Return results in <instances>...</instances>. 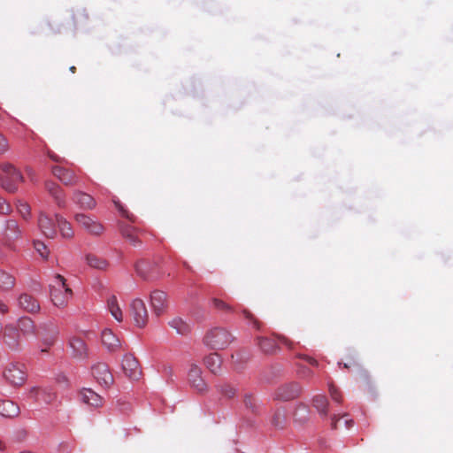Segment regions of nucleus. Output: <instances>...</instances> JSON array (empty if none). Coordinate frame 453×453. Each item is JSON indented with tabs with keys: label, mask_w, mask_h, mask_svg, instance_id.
<instances>
[{
	"label": "nucleus",
	"mask_w": 453,
	"mask_h": 453,
	"mask_svg": "<svg viewBox=\"0 0 453 453\" xmlns=\"http://www.w3.org/2000/svg\"><path fill=\"white\" fill-rule=\"evenodd\" d=\"M234 340L235 336L227 328L224 326H214L205 332L203 342L211 349L222 350L230 346Z\"/></svg>",
	"instance_id": "nucleus-1"
},
{
	"label": "nucleus",
	"mask_w": 453,
	"mask_h": 453,
	"mask_svg": "<svg viewBox=\"0 0 453 453\" xmlns=\"http://www.w3.org/2000/svg\"><path fill=\"white\" fill-rule=\"evenodd\" d=\"M73 296V291L65 284V279L60 275H55V285L50 289L51 301L57 307H64Z\"/></svg>",
	"instance_id": "nucleus-2"
},
{
	"label": "nucleus",
	"mask_w": 453,
	"mask_h": 453,
	"mask_svg": "<svg viewBox=\"0 0 453 453\" xmlns=\"http://www.w3.org/2000/svg\"><path fill=\"white\" fill-rule=\"evenodd\" d=\"M3 176H1L2 187L8 192L13 193L17 190V184L23 181L21 173L11 164L1 165Z\"/></svg>",
	"instance_id": "nucleus-3"
},
{
	"label": "nucleus",
	"mask_w": 453,
	"mask_h": 453,
	"mask_svg": "<svg viewBox=\"0 0 453 453\" xmlns=\"http://www.w3.org/2000/svg\"><path fill=\"white\" fill-rule=\"evenodd\" d=\"M74 220L81 228L90 235L100 236L105 231L104 226L96 218L89 215L76 213L74 215Z\"/></svg>",
	"instance_id": "nucleus-4"
},
{
	"label": "nucleus",
	"mask_w": 453,
	"mask_h": 453,
	"mask_svg": "<svg viewBox=\"0 0 453 453\" xmlns=\"http://www.w3.org/2000/svg\"><path fill=\"white\" fill-rule=\"evenodd\" d=\"M4 377L12 386H21L27 380V368L21 363H10L4 371Z\"/></svg>",
	"instance_id": "nucleus-5"
},
{
	"label": "nucleus",
	"mask_w": 453,
	"mask_h": 453,
	"mask_svg": "<svg viewBox=\"0 0 453 453\" xmlns=\"http://www.w3.org/2000/svg\"><path fill=\"white\" fill-rule=\"evenodd\" d=\"M129 315L134 325L139 327H144L149 319V314L144 302L140 298L134 299L129 305Z\"/></svg>",
	"instance_id": "nucleus-6"
},
{
	"label": "nucleus",
	"mask_w": 453,
	"mask_h": 453,
	"mask_svg": "<svg viewBox=\"0 0 453 453\" xmlns=\"http://www.w3.org/2000/svg\"><path fill=\"white\" fill-rule=\"evenodd\" d=\"M3 343L11 350H19L21 347L20 333L13 324H7L3 331Z\"/></svg>",
	"instance_id": "nucleus-7"
},
{
	"label": "nucleus",
	"mask_w": 453,
	"mask_h": 453,
	"mask_svg": "<svg viewBox=\"0 0 453 453\" xmlns=\"http://www.w3.org/2000/svg\"><path fill=\"white\" fill-rule=\"evenodd\" d=\"M91 373L96 382L104 388H109L114 381L109 367L104 363H98L92 366Z\"/></svg>",
	"instance_id": "nucleus-8"
},
{
	"label": "nucleus",
	"mask_w": 453,
	"mask_h": 453,
	"mask_svg": "<svg viewBox=\"0 0 453 453\" xmlns=\"http://www.w3.org/2000/svg\"><path fill=\"white\" fill-rule=\"evenodd\" d=\"M41 328H43L44 332L37 333V336L41 339L43 345V347L41 348V352L46 353L49 351V349L55 344L58 336V330L52 325H43Z\"/></svg>",
	"instance_id": "nucleus-9"
},
{
	"label": "nucleus",
	"mask_w": 453,
	"mask_h": 453,
	"mask_svg": "<svg viewBox=\"0 0 453 453\" xmlns=\"http://www.w3.org/2000/svg\"><path fill=\"white\" fill-rule=\"evenodd\" d=\"M122 370L130 380H138L142 370L138 360L131 354H127L122 359Z\"/></svg>",
	"instance_id": "nucleus-10"
},
{
	"label": "nucleus",
	"mask_w": 453,
	"mask_h": 453,
	"mask_svg": "<svg viewBox=\"0 0 453 453\" xmlns=\"http://www.w3.org/2000/svg\"><path fill=\"white\" fill-rule=\"evenodd\" d=\"M51 172L52 174L65 186H73L79 181L78 175L71 169L60 165H54L51 167Z\"/></svg>",
	"instance_id": "nucleus-11"
},
{
	"label": "nucleus",
	"mask_w": 453,
	"mask_h": 453,
	"mask_svg": "<svg viewBox=\"0 0 453 453\" xmlns=\"http://www.w3.org/2000/svg\"><path fill=\"white\" fill-rule=\"evenodd\" d=\"M167 295L161 290H154L150 294V305L157 317L161 316L167 309Z\"/></svg>",
	"instance_id": "nucleus-12"
},
{
	"label": "nucleus",
	"mask_w": 453,
	"mask_h": 453,
	"mask_svg": "<svg viewBox=\"0 0 453 453\" xmlns=\"http://www.w3.org/2000/svg\"><path fill=\"white\" fill-rule=\"evenodd\" d=\"M300 392V385L296 382H291L279 387L275 392L274 397L281 401H289L297 397Z\"/></svg>",
	"instance_id": "nucleus-13"
},
{
	"label": "nucleus",
	"mask_w": 453,
	"mask_h": 453,
	"mask_svg": "<svg viewBox=\"0 0 453 453\" xmlns=\"http://www.w3.org/2000/svg\"><path fill=\"white\" fill-rule=\"evenodd\" d=\"M119 229L122 237L125 238L131 245L137 247L142 244V241L139 238L142 231L139 228L129 224L119 222Z\"/></svg>",
	"instance_id": "nucleus-14"
},
{
	"label": "nucleus",
	"mask_w": 453,
	"mask_h": 453,
	"mask_svg": "<svg viewBox=\"0 0 453 453\" xmlns=\"http://www.w3.org/2000/svg\"><path fill=\"white\" fill-rule=\"evenodd\" d=\"M56 218L54 219L49 217L45 213H41L38 219V226L42 231V233L48 238H55L57 235L56 229Z\"/></svg>",
	"instance_id": "nucleus-15"
},
{
	"label": "nucleus",
	"mask_w": 453,
	"mask_h": 453,
	"mask_svg": "<svg viewBox=\"0 0 453 453\" xmlns=\"http://www.w3.org/2000/svg\"><path fill=\"white\" fill-rule=\"evenodd\" d=\"M188 376L189 383L195 390L202 393L207 389V385L202 378V371L197 365L190 366Z\"/></svg>",
	"instance_id": "nucleus-16"
},
{
	"label": "nucleus",
	"mask_w": 453,
	"mask_h": 453,
	"mask_svg": "<svg viewBox=\"0 0 453 453\" xmlns=\"http://www.w3.org/2000/svg\"><path fill=\"white\" fill-rule=\"evenodd\" d=\"M45 188L59 208H64L65 206L66 201L65 192L58 184L49 180L45 182Z\"/></svg>",
	"instance_id": "nucleus-17"
},
{
	"label": "nucleus",
	"mask_w": 453,
	"mask_h": 453,
	"mask_svg": "<svg viewBox=\"0 0 453 453\" xmlns=\"http://www.w3.org/2000/svg\"><path fill=\"white\" fill-rule=\"evenodd\" d=\"M72 199L82 210H93L96 206L95 198L81 191H74Z\"/></svg>",
	"instance_id": "nucleus-18"
},
{
	"label": "nucleus",
	"mask_w": 453,
	"mask_h": 453,
	"mask_svg": "<svg viewBox=\"0 0 453 453\" xmlns=\"http://www.w3.org/2000/svg\"><path fill=\"white\" fill-rule=\"evenodd\" d=\"M72 356L77 359H84L88 357V348L84 341L80 337H72L69 341Z\"/></svg>",
	"instance_id": "nucleus-19"
},
{
	"label": "nucleus",
	"mask_w": 453,
	"mask_h": 453,
	"mask_svg": "<svg viewBox=\"0 0 453 453\" xmlns=\"http://www.w3.org/2000/svg\"><path fill=\"white\" fill-rule=\"evenodd\" d=\"M19 307L27 312L35 313L40 311L38 301L28 294H22L19 297Z\"/></svg>",
	"instance_id": "nucleus-20"
},
{
	"label": "nucleus",
	"mask_w": 453,
	"mask_h": 453,
	"mask_svg": "<svg viewBox=\"0 0 453 453\" xmlns=\"http://www.w3.org/2000/svg\"><path fill=\"white\" fill-rule=\"evenodd\" d=\"M17 328L24 337L36 336L38 333L35 322L29 317L19 319Z\"/></svg>",
	"instance_id": "nucleus-21"
},
{
	"label": "nucleus",
	"mask_w": 453,
	"mask_h": 453,
	"mask_svg": "<svg viewBox=\"0 0 453 453\" xmlns=\"http://www.w3.org/2000/svg\"><path fill=\"white\" fill-rule=\"evenodd\" d=\"M102 342L110 351H117L120 349V341L110 329L102 333Z\"/></svg>",
	"instance_id": "nucleus-22"
},
{
	"label": "nucleus",
	"mask_w": 453,
	"mask_h": 453,
	"mask_svg": "<svg viewBox=\"0 0 453 453\" xmlns=\"http://www.w3.org/2000/svg\"><path fill=\"white\" fill-rule=\"evenodd\" d=\"M57 226L60 232V234L65 239H72L74 236V231L72 225L60 214H55Z\"/></svg>",
	"instance_id": "nucleus-23"
},
{
	"label": "nucleus",
	"mask_w": 453,
	"mask_h": 453,
	"mask_svg": "<svg viewBox=\"0 0 453 453\" xmlns=\"http://www.w3.org/2000/svg\"><path fill=\"white\" fill-rule=\"evenodd\" d=\"M19 413V407L10 400H0V415L4 418H15Z\"/></svg>",
	"instance_id": "nucleus-24"
},
{
	"label": "nucleus",
	"mask_w": 453,
	"mask_h": 453,
	"mask_svg": "<svg viewBox=\"0 0 453 453\" xmlns=\"http://www.w3.org/2000/svg\"><path fill=\"white\" fill-rule=\"evenodd\" d=\"M82 402L93 407H100L103 405V398L101 395L89 388H84L81 392Z\"/></svg>",
	"instance_id": "nucleus-25"
},
{
	"label": "nucleus",
	"mask_w": 453,
	"mask_h": 453,
	"mask_svg": "<svg viewBox=\"0 0 453 453\" xmlns=\"http://www.w3.org/2000/svg\"><path fill=\"white\" fill-rule=\"evenodd\" d=\"M271 423L277 429H284L286 427L288 414L284 407H279L274 411Z\"/></svg>",
	"instance_id": "nucleus-26"
},
{
	"label": "nucleus",
	"mask_w": 453,
	"mask_h": 453,
	"mask_svg": "<svg viewBox=\"0 0 453 453\" xmlns=\"http://www.w3.org/2000/svg\"><path fill=\"white\" fill-rule=\"evenodd\" d=\"M155 265L149 261L141 260L135 265V271L137 274L144 280H149L154 277L153 269Z\"/></svg>",
	"instance_id": "nucleus-27"
},
{
	"label": "nucleus",
	"mask_w": 453,
	"mask_h": 453,
	"mask_svg": "<svg viewBox=\"0 0 453 453\" xmlns=\"http://www.w3.org/2000/svg\"><path fill=\"white\" fill-rule=\"evenodd\" d=\"M168 325L171 328L174 329L177 334L181 335H187L190 333V325L180 317L172 319Z\"/></svg>",
	"instance_id": "nucleus-28"
},
{
	"label": "nucleus",
	"mask_w": 453,
	"mask_h": 453,
	"mask_svg": "<svg viewBox=\"0 0 453 453\" xmlns=\"http://www.w3.org/2000/svg\"><path fill=\"white\" fill-rule=\"evenodd\" d=\"M87 264L94 269L104 271L109 267V263L106 259L97 257L95 254H88L86 256Z\"/></svg>",
	"instance_id": "nucleus-29"
},
{
	"label": "nucleus",
	"mask_w": 453,
	"mask_h": 453,
	"mask_svg": "<svg viewBox=\"0 0 453 453\" xmlns=\"http://www.w3.org/2000/svg\"><path fill=\"white\" fill-rule=\"evenodd\" d=\"M107 307L111 316L118 321L121 322L123 320V312L120 309L117 297L115 296H111L107 300Z\"/></svg>",
	"instance_id": "nucleus-30"
},
{
	"label": "nucleus",
	"mask_w": 453,
	"mask_h": 453,
	"mask_svg": "<svg viewBox=\"0 0 453 453\" xmlns=\"http://www.w3.org/2000/svg\"><path fill=\"white\" fill-rule=\"evenodd\" d=\"M221 362V357L218 353H211L204 358L206 367L212 373H217L220 371Z\"/></svg>",
	"instance_id": "nucleus-31"
},
{
	"label": "nucleus",
	"mask_w": 453,
	"mask_h": 453,
	"mask_svg": "<svg viewBox=\"0 0 453 453\" xmlns=\"http://www.w3.org/2000/svg\"><path fill=\"white\" fill-rule=\"evenodd\" d=\"M312 405L320 413L321 416H327L328 401L323 395H315L312 399Z\"/></svg>",
	"instance_id": "nucleus-32"
},
{
	"label": "nucleus",
	"mask_w": 453,
	"mask_h": 453,
	"mask_svg": "<svg viewBox=\"0 0 453 453\" xmlns=\"http://www.w3.org/2000/svg\"><path fill=\"white\" fill-rule=\"evenodd\" d=\"M257 345L265 353H273L276 349V341L274 338L257 337Z\"/></svg>",
	"instance_id": "nucleus-33"
},
{
	"label": "nucleus",
	"mask_w": 453,
	"mask_h": 453,
	"mask_svg": "<svg viewBox=\"0 0 453 453\" xmlns=\"http://www.w3.org/2000/svg\"><path fill=\"white\" fill-rule=\"evenodd\" d=\"M15 285V278L9 273L0 270V289L7 291Z\"/></svg>",
	"instance_id": "nucleus-34"
},
{
	"label": "nucleus",
	"mask_w": 453,
	"mask_h": 453,
	"mask_svg": "<svg viewBox=\"0 0 453 453\" xmlns=\"http://www.w3.org/2000/svg\"><path fill=\"white\" fill-rule=\"evenodd\" d=\"M342 423H343V426L345 428L349 429L353 426V420L349 417L348 414H344L340 418H336V416H334L332 418V428L337 429L342 426Z\"/></svg>",
	"instance_id": "nucleus-35"
},
{
	"label": "nucleus",
	"mask_w": 453,
	"mask_h": 453,
	"mask_svg": "<svg viewBox=\"0 0 453 453\" xmlns=\"http://www.w3.org/2000/svg\"><path fill=\"white\" fill-rule=\"evenodd\" d=\"M211 302L213 307L219 311H222L226 314L234 313L235 311L234 307H233L232 305H230L229 303L221 299L212 298Z\"/></svg>",
	"instance_id": "nucleus-36"
},
{
	"label": "nucleus",
	"mask_w": 453,
	"mask_h": 453,
	"mask_svg": "<svg viewBox=\"0 0 453 453\" xmlns=\"http://www.w3.org/2000/svg\"><path fill=\"white\" fill-rule=\"evenodd\" d=\"M19 230L18 223L15 220H8L5 226V236L8 239H14L19 236Z\"/></svg>",
	"instance_id": "nucleus-37"
},
{
	"label": "nucleus",
	"mask_w": 453,
	"mask_h": 453,
	"mask_svg": "<svg viewBox=\"0 0 453 453\" xmlns=\"http://www.w3.org/2000/svg\"><path fill=\"white\" fill-rule=\"evenodd\" d=\"M245 407L251 412L256 413L257 411V402L255 397L250 394H246L243 398Z\"/></svg>",
	"instance_id": "nucleus-38"
},
{
	"label": "nucleus",
	"mask_w": 453,
	"mask_h": 453,
	"mask_svg": "<svg viewBox=\"0 0 453 453\" xmlns=\"http://www.w3.org/2000/svg\"><path fill=\"white\" fill-rule=\"evenodd\" d=\"M113 203H114V205H115L116 209L119 211V213L123 217L127 218V219H129L132 222L134 221V216L133 214H131L127 210H126L124 208V206L120 203L119 201L113 200Z\"/></svg>",
	"instance_id": "nucleus-39"
},
{
	"label": "nucleus",
	"mask_w": 453,
	"mask_h": 453,
	"mask_svg": "<svg viewBox=\"0 0 453 453\" xmlns=\"http://www.w3.org/2000/svg\"><path fill=\"white\" fill-rule=\"evenodd\" d=\"M35 249L40 254V256L43 258H47L49 256V250L47 246L41 241H36L34 242Z\"/></svg>",
	"instance_id": "nucleus-40"
},
{
	"label": "nucleus",
	"mask_w": 453,
	"mask_h": 453,
	"mask_svg": "<svg viewBox=\"0 0 453 453\" xmlns=\"http://www.w3.org/2000/svg\"><path fill=\"white\" fill-rule=\"evenodd\" d=\"M17 209L24 219L30 215V207L26 202L18 201Z\"/></svg>",
	"instance_id": "nucleus-41"
},
{
	"label": "nucleus",
	"mask_w": 453,
	"mask_h": 453,
	"mask_svg": "<svg viewBox=\"0 0 453 453\" xmlns=\"http://www.w3.org/2000/svg\"><path fill=\"white\" fill-rule=\"evenodd\" d=\"M220 392L222 395L228 398H232L236 394V389L229 384L220 386Z\"/></svg>",
	"instance_id": "nucleus-42"
},
{
	"label": "nucleus",
	"mask_w": 453,
	"mask_h": 453,
	"mask_svg": "<svg viewBox=\"0 0 453 453\" xmlns=\"http://www.w3.org/2000/svg\"><path fill=\"white\" fill-rule=\"evenodd\" d=\"M328 388H329V394H330L332 399L337 403H341L342 395H341V392L338 390V388H336L333 383L328 384Z\"/></svg>",
	"instance_id": "nucleus-43"
},
{
	"label": "nucleus",
	"mask_w": 453,
	"mask_h": 453,
	"mask_svg": "<svg viewBox=\"0 0 453 453\" xmlns=\"http://www.w3.org/2000/svg\"><path fill=\"white\" fill-rule=\"evenodd\" d=\"M242 315L244 316V318L248 320H250V322L253 323L254 326L257 328V329H259L260 328V322L254 317V315L248 310L246 309H243L242 311Z\"/></svg>",
	"instance_id": "nucleus-44"
},
{
	"label": "nucleus",
	"mask_w": 453,
	"mask_h": 453,
	"mask_svg": "<svg viewBox=\"0 0 453 453\" xmlns=\"http://www.w3.org/2000/svg\"><path fill=\"white\" fill-rule=\"evenodd\" d=\"M10 211V204L4 198L0 197V214H8Z\"/></svg>",
	"instance_id": "nucleus-45"
},
{
	"label": "nucleus",
	"mask_w": 453,
	"mask_h": 453,
	"mask_svg": "<svg viewBox=\"0 0 453 453\" xmlns=\"http://www.w3.org/2000/svg\"><path fill=\"white\" fill-rule=\"evenodd\" d=\"M9 149L6 138L0 133V154L4 153Z\"/></svg>",
	"instance_id": "nucleus-46"
},
{
	"label": "nucleus",
	"mask_w": 453,
	"mask_h": 453,
	"mask_svg": "<svg viewBox=\"0 0 453 453\" xmlns=\"http://www.w3.org/2000/svg\"><path fill=\"white\" fill-rule=\"evenodd\" d=\"M47 155H48V157H49L51 160H53V161H55V162H57V163L63 164V163H65V162H66L65 158L58 157V155H56V154H55L54 152H52V151H50V150H49V151L47 152Z\"/></svg>",
	"instance_id": "nucleus-47"
},
{
	"label": "nucleus",
	"mask_w": 453,
	"mask_h": 453,
	"mask_svg": "<svg viewBox=\"0 0 453 453\" xmlns=\"http://www.w3.org/2000/svg\"><path fill=\"white\" fill-rule=\"evenodd\" d=\"M303 358L312 366H318L319 365L318 361L316 359H314L313 357H304Z\"/></svg>",
	"instance_id": "nucleus-48"
},
{
	"label": "nucleus",
	"mask_w": 453,
	"mask_h": 453,
	"mask_svg": "<svg viewBox=\"0 0 453 453\" xmlns=\"http://www.w3.org/2000/svg\"><path fill=\"white\" fill-rule=\"evenodd\" d=\"M278 340L285 345L290 346L291 342L285 336H278Z\"/></svg>",
	"instance_id": "nucleus-49"
},
{
	"label": "nucleus",
	"mask_w": 453,
	"mask_h": 453,
	"mask_svg": "<svg viewBox=\"0 0 453 453\" xmlns=\"http://www.w3.org/2000/svg\"><path fill=\"white\" fill-rule=\"evenodd\" d=\"M8 311V308L6 306L5 303H4L1 300H0V312L1 313H5Z\"/></svg>",
	"instance_id": "nucleus-50"
},
{
	"label": "nucleus",
	"mask_w": 453,
	"mask_h": 453,
	"mask_svg": "<svg viewBox=\"0 0 453 453\" xmlns=\"http://www.w3.org/2000/svg\"><path fill=\"white\" fill-rule=\"evenodd\" d=\"M303 411L304 412H307V409L305 406H301L297 409V411Z\"/></svg>",
	"instance_id": "nucleus-51"
},
{
	"label": "nucleus",
	"mask_w": 453,
	"mask_h": 453,
	"mask_svg": "<svg viewBox=\"0 0 453 453\" xmlns=\"http://www.w3.org/2000/svg\"><path fill=\"white\" fill-rule=\"evenodd\" d=\"M70 71L74 73L76 71V67L75 66L70 67Z\"/></svg>",
	"instance_id": "nucleus-52"
},
{
	"label": "nucleus",
	"mask_w": 453,
	"mask_h": 453,
	"mask_svg": "<svg viewBox=\"0 0 453 453\" xmlns=\"http://www.w3.org/2000/svg\"><path fill=\"white\" fill-rule=\"evenodd\" d=\"M4 449V443L0 441V450H3Z\"/></svg>",
	"instance_id": "nucleus-53"
},
{
	"label": "nucleus",
	"mask_w": 453,
	"mask_h": 453,
	"mask_svg": "<svg viewBox=\"0 0 453 453\" xmlns=\"http://www.w3.org/2000/svg\"><path fill=\"white\" fill-rule=\"evenodd\" d=\"M343 367H344V368H349V365H348V364H344V365H343Z\"/></svg>",
	"instance_id": "nucleus-54"
},
{
	"label": "nucleus",
	"mask_w": 453,
	"mask_h": 453,
	"mask_svg": "<svg viewBox=\"0 0 453 453\" xmlns=\"http://www.w3.org/2000/svg\"><path fill=\"white\" fill-rule=\"evenodd\" d=\"M27 172L28 174H30L31 171L29 169H27Z\"/></svg>",
	"instance_id": "nucleus-55"
},
{
	"label": "nucleus",
	"mask_w": 453,
	"mask_h": 453,
	"mask_svg": "<svg viewBox=\"0 0 453 453\" xmlns=\"http://www.w3.org/2000/svg\"><path fill=\"white\" fill-rule=\"evenodd\" d=\"M307 373H308L309 375H311V371H307Z\"/></svg>",
	"instance_id": "nucleus-56"
}]
</instances>
